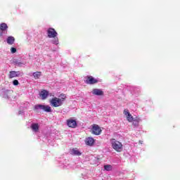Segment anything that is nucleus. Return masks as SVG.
I'll return each mask as SVG.
<instances>
[{"mask_svg":"<svg viewBox=\"0 0 180 180\" xmlns=\"http://www.w3.org/2000/svg\"><path fill=\"white\" fill-rule=\"evenodd\" d=\"M65 99H67V96L64 94H61L59 98L55 97L50 101L51 106L53 108H58V106H62L64 103Z\"/></svg>","mask_w":180,"mask_h":180,"instance_id":"obj_1","label":"nucleus"},{"mask_svg":"<svg viewBox=\"0 0 180 180\" xmlns=\"http://www.w3.org/2000/svg\"><path fill=\"white\" fill-rule=\"evenodd\" d=\"M48 37L49 39H53L52 40V43L53 44H58V37L57 35L58 34L54 28H49L47 30Z\"/></svg>","mask_w":180,"mask_h":180,"instance_id":"obj_2","label":"nucleus"},{"mask_svg":"<svg viewBox=\"0 0 180 180\" xmlns=\"http://www.w3.org/2000/svg\"><path fill=\"white\" fill-rule=\"evenodd\" d=\"M110 144L113 150L117 151V153H122L123 150V144L115 139H110Z\"/></svg>","mask_w":180,"mask_h":180,"instance_id":"obj_3","label":"nucleus"},{"mask_svg":"<svg viewBox=\"0 0 180 180\" xmlns=\"http://www.w3.org/2000/svg\"><path fill=\"white\" fill-rule=\"evenodd\" d=\"M84 82L88 85H94L95 84H98V82H99V80H98L97 79H95V77L92 76H86L85 77Z\"/></svg>","mask_w":180,"mask_h":180,"instance_id":"obj_4","label":"nucleus"},{"mask_svg":"<svg viewBox=\"0 0 180 180\" xmlns=\"http://www.w3.org/2000/svg\"><path fill=\"white\" fill-rule=\"evenodd\" d=\"M34 109L36 110H39V109H40L41 110H43V112H51V107H50V105H35Z\"/></svg>","mask_w":180,"mask_h":180,"instance_id":"obj_5","label":"nucleus"},{"mask_svg":"<svg viewBox=\"0 0 180 180\" xmlns=\"http://www.w3.org/2000/svg\"><path fill=\"white\" fill-rule=\"evenodd\" d=\"M92 134H95L96 136H99L101 133H102V129H101V127H98L97 124H94L92 127Z\"/></svg>","mask_w":180,"mask_h":180,"instance_id":"obj_6","label":"nucleus"},{"mask_svg":"<svg viewBox=\"0 0 180 180\" xmlns=\"http://www.w3.org/2000/svg\"><path fill=\"white\" fill-rule=\"evenodd\" d=\"M39 98L42 100V101H46V99H47V98H49V91L46 90V89H42L40 92H39Z\"/></svg>","mask_w":180,"mask_h":180,"instance_id":"obj_7","label":"nucleus"},{"mask_svg":"<svg viewBox=\"0 0 180 180\" xmlns=\"http://www.w3.org/2000/svg\"><path fill=\"white\" fill-rule=\"evenodd\" d=\"M67 124L68 127H72V129H75V127H77V120L73 119L67 120Z\"/></svg>","mask_w":180,"mask_h":180,"instance_id":"obj_8","label":"nucleus"},{"mask_svg":"<svg viewBox=\"0 0 180 180\" xmlns=\"http://www.w3.org/2000/svg\"><path fill=\"white\" fill-rule=\"evenodd\" d=\"M20 75V72H16V71H10L8 75V78H16V77H19Z\"/></svg>","mask_w":180,"mask_h":180,"instance_id":"obj_9","label":"nucleus"},{"mask_svg":"<svg viewBox=\"0 0 180 180\" xmlns=\"http://www.w3.org/2000/svg\"><path fill=\"white\" fill-rule=\"evenodd\" d=\"M93 95H97V96H103V91L98 89H94L92 91Z\"/></svg>","mask_w":180,"mask_h":180,"instance_id":"obj_10","label":"nucleus"},{"mask_svg":"<svg viewBox=\"0 0 180 180\" xmlns=\"http://www.w3.org/2000/svg\"><path fill=\"white\" fill-rule=\"evenodd\" d=\"M95 143V139L92 137H88L85 140V143L86 146H94V143Z\"/></svg>","mask_w":180,"mask_h":180,"instance_id":"obj_11","label":"nucleus"},{"mask_svg":"<svg viewBox=\"0 0 180 180\" xmlns=\"http://www.w3.org/2000/svg\"><path fill=\"white\" fill-rule=\"evenodd\" d=\"M0 30L1 32H7L8 31V25L5 22L0 24Z\"/></svg>","mask_w":180,"mask_h":180,"instance_id":"obj_12","label":"nucleus"},{"mask_svg":"<svg viewBox=\"0 0 180 180\" xmlns=\"http://www.w3.org/2000/svg\"><path fill=\"white\" fill-rule=\"evenodd\" d=\"M141 120H140L139 117H136L133 121H132V124L134 127H139V123H140Z\"/></svg>","mask_w":180,"mask_h":180,"instance_id":"obj_13","label":"nucleus"},{"mask_svg":"<svg viewBox=\"0 0 180 180\" xmlns=\"http://www.w3.org/2000/svg\"><path fill=\"white\" fill-rule=\"evenodd\" d=\"M31 129L33 130V131L37 132L39 131V124L34 123L31 125Z\"/></svg>","mask_w":180,"mask_h":180,"instance_id":"obj_14","label":"nucleus"},{"mask_svg":"<svg viewBox=\"0 0 180 180\" xmlns=\"http://www.w3.org/2000/svg\"><path fill=\"white\" fill-rule=\"evenodd\" d=\"M7 43L8 44L12 45L15 43V37L10 36L7 38Z\"/></svg>","mask_w":180,"mask_h":180,"instance_id":"obj_15","label":"nucleus"},{"mask_svg":"<svg viewBox=\"0 0 180 180\" xmlns=\"http://www.w3.org/2000/svg\"><path fill=\"white\" fill-rule=\"evenodd\" d=\"M34 79H39L41 77V72H35L32 74Z\"/></svg>","mask_w":180,"mask_h":180,"instance_id":"obj_16","label":"nucleus"},{"mask_svg":"<svg viewBox=\"0 0 180 180\" xmlns=\"http://www.w3.org/2000/svg\"><path fill=\"white\" fill-rule=\"evenodd\" d=\"M72 153L74 155H81V152H79V150H78V149L77 148H73L72 149Z\"/></svg>","mask_w":180,"mask_h":180,"instance_id":"obj_17","label":"nucleus"},{"mask_svg":"<svg viewBox=\"0 0 180 180\" xmlns=\"http://www.w3.org/2000/svg\"><path fill=\"white\" fill-rule=\"evenodd\" d=\"M104 169L105 171H112V167L111 165H104Z\"/></svg>","mask_w":180,"mask_h":180,"instance_id":"obj_18","label":"nucleus"},{"mask_svg":"<svg viewBox=\"0 0 180 180\" xmlns=\"http://www.w3.org/2000/svg\"><path fill=\"white\" fill-rule=\"evenodd\" d=\"M127 119L128 122H129L130 123H131V122H133V120H134V118L133 117V115H131V114H129L127 116Z\"/></svg>","mask_w":180,"mask_h":180,"instance_id":"obj_19","label":"nucleus"},{"mask_svg":"<svg viewBox=\"0 0 180 180\" xmlns=\"http://www.w3.org/2000/svg\"><path fill=\"white\" fill-rule=\"evenodd\" d=\"M13 84L15 86H18L19 85V81H18V79H15L13 81Z\"/></svg>","mask_w":180,"mask_h":180,"instance_id":"obj_20","label":"nucleus"},{"mask_svg":"<svg viewBox=\"0 0 180 180\" xmlns=\"http://www.w3.org/2000/svg\"><path fill=\"white\" fill-rule=\"evenodd\" d=\"M11 52L13 54L15 53H16V48L12 47V48L11 49Z\"/></svg>","mask_w":180,"mask_h":180,"instance_id":"obj_21","label":"nucleus"},{"mask_svg":"<svg viewBox=\"0 0 180 180\" xmlns=\"http://www.w3.org/2000/svg\"><path fill=\"white\" fill-rule=\"evenodd\" d=\"M22 64H23V63H22V62L19 61V60H16V61H15V65H16L20 66V65H22Z\"/></svg>","mask_w":180,"mask_h":180,"instance_id":"obj_22","label":"nucleus"},{"mask_svg":"<svg viewBox=\"0 0 180 180\" xmlns=\"http://www.w3.org/2000/svg\"><path fill=\"white\" fill-rule=\"evenodd\" d=\"M124 114L127 116H129V115H130V112H129V110H124Z\"/></svg>","mask_w":180,"mask_h":180,"instance_id":"obj_23","label":"nucleus"},{"mask_svg":"<svg viewBox=\"0 0 180 180\" xmlns=\"http://www.w3.org/2000/svg\"><path fill=\"white\" fill-rule=\"evenodd\" d=\"M0 36H4V32L0 31Z\"/></svg>","mask_w":180,"mask_h":180,"instance_id":"obj_24","label":"nucleus"}]
</instances>
